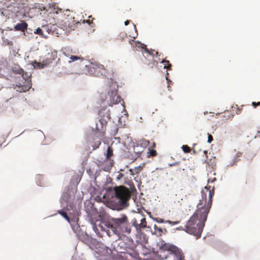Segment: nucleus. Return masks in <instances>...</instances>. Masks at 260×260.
<instances>
[{"mask_svg":"<svg viewBox=\"0 0 260 260\" xmlns=\"http://www.w3.org/2000/svg\"><path fill=\"white\" fill-rule=\"evenodd\" d=\"M42 28L44 29L45 33L48 36V35H56L58 32H56L57 26L55 25H47L42 26Z\"/></svg>","mask_w":260,"mask_h":260,"instance_id":"obj_10","label":"nucleus"},{"mask_svg":"<svg viewBox=\"0 0 260 260\" xmlns=\"http://www.w3.org/2000/svg\"><path fill=\"white\" fill-rule=\"evenodd\" d=\"M138 144L143 148H145L150 145V142L148 140L142 139L138 142Z\"/></svg>","mask_w":260,"mask_h":260,"instance_id":"obj_18","label":"nucleus"},{"mask_svg":"<svg viewBox=\"0 0 260 260\" xmlns=\"http://www.w3.org/2000/svg\"><path fill=\"white\" fill-rule=\"evenodd\" d=\"M241 109L238 108L236 112V113L237 114H240L241 113Z\"/></svg>","mask_w":260,"mask_h":260,"instance_id":"obj_42","label":"nucleus"},{"mask_svg":"<svg viewBox=\"0 0 260 260\" xmlns=\"http://www.w3.org/2000/svg\"><path fill=\"white\" fill-rule=\"evenodd\" d=\"M129 23V20H127L124 22V24L127 25Z\"/></svg>","mask_w":260,"mask_h":260,"instance_id":"obj_45","label":"nucleus"},{"mask_svg":"<svg viewBox=\"0 0 260 260\" xmlns=\"http://www.w3.org/2000/svg\"><path fill=\"white\" fill-rule=\"evenodd\" d=\"M152 61H153L152 63H153V64L154 66H156V65L157 64L158 62H157V61H156V60H154L153 59H152Z\"/></svg>","mask_w":260,"mask_h":260,"instance_id":"obj_43","label":"nucleus"},{"mask_svg":"<svg viewBox=\"0 0 260 260\" xmlns=\"http://www.w3.org/2000/svg\"><path fill=\"white\" fill-rule=\"evenodd\" d=\"M102 230L106 231L110 235V230L113 234L119 235L121 234H129L131 228L128 220L125 215H122L120 217L112 218L110 221H104L100 225Z\"/></svg>","mask_w":260,"mask_h":260,"instance_id":"obj_2","label":"nucleus"},{"mask_svg":"<svg viewBox=\"0 0 260 260\" xmlns=\"http://www.w3.org/2000/svg\"><path fill=\"white\" fill-rule=\"evenodd\" d=\"M123 176V175L122 173H119L117 176L118 179H120Z\"/></svg>","mask_w":260,"mask_h":260,"instance_id":"obj_41","label":"nucleus"},{"mask_svg":"<svg viewBox=\"0 0 260 260\" xmlns=\"http://www.w3.org/2000/svg\"><path fill=\"white\" fill-rule=\"evenodd\" d=\"M170 251L165 248V244L163 245L161 248L157 251L158 256L160 258V260L166 259H168V255Z\"/></svg>","mask_w":260,"mask_h":260,"instance_id":"obj_12","label":"nucleus"},{"mask_svg":"<svg viewBox=\"0 0 260 260\" xmlns=\"http://www.w3.org/2000/svg\"><path fill=\"white\" fill-rule=\"evenodd\" d=\"M213 139L212 135L208 133V142L209 143H210L213 141Z\"/></svg>","mask_w":260,"mask_h":260,"instance_id":"obj_35","label":"nucleus"},{"mask_svg":"<svg viewBox=\"0 0 260 260\" xmlns=\"http://www.w3.org/2000/svg\"><path fill=\"white\" fill-rule=\"evenodd\" d=\"M108 95V102L109 106H112L113 105L117 104L120 102V97L118 95L116 90H112L109 92Z\"/></svg>","mask_w":260,"mask_h":260,"instance_id":"obj_7","label":"nucleus"},{"mask_svg":"<svg viewBox=\"0 0 260 260\" xmlns=\"http://www.w3.org/2000/svg\"><path fill=\"white\" fill-rule=\"evenodd\" d=\"M94 18L92 17L91 16H89V19L87 20H84L83 23L86 22L88 23L89 24H93V20Z\"/></svg>","mask_w":260,"mask_h":260,"instance_id":"obj_31","label":"nucleus"},{"mask_svg":"<svg viewBox=\"0 0 260 260\" xmlns=\"http://www.w3.org/2000/svg\"><path fill=\"white\" fill-rule=\"evenodd\" d=\"M22 75V78L26 81L27 82H29L30 83L31 80H30V77L26 72H24L21 74Z\"/></svg>","mask_w":260,"mask_h":260,"instance_id":"obj_29","label":"nucleus"},{"mask_svg":"<svg viewBox=\"0 0 260 260\" xmlns=\"http://www.w3.org/2000/svg\"><path fill=\"white\" fill-rule=\"evenodd\" d=\"M70 60L69 61V62L71 63L78 59L83 60V58H81L80 57L77 56L71 55V57H70Z\"/></svg>","mask_w":260,"mask_h":260,"instance_id":"obj_28","label":"nucleus"},{"mask_svg":"<svg viewBox=\"0 0 260 260\" xmlns=\"http://www.w3.org/2000/svg\"><path fill=\"white\" fill-rule=\"evenodd\" d=\"M58 213L62 216L69 222H70V218L66 212L62 210H59L58 211Z\"/></svg>","mask_w":260,"mask_h":260,"instance_id":"obj_26","label":"nucleus"},{"mask_svg":"<svg viewBox=\"0 0 260 260\" xmlns=\"http://www.w3.org/2000/svg\"><path fill=\"white\" fill-rule=\"evenodd\" d=\"M142 168L140 166L138 167H136L134 171L132 169H129V171L131 172V174L134 175L135 174H139L140 171L142 170Z\"/></svg>","mask_w":260,"mask_h":260,"instance_id":"obj_23","label":"nucleus"},{"mask_svg":"<svg viewBox=\"0 0 260 260\" xmlns=\"http://www.w3.org/2000/svg\"><path fill=\"white\" fill-rule=\"evenodd\" d=\"M252 105L254 107H256V106H260V102L255 103V102H252Z\"/></svg>","mask_w":260,"mask_h":260,"instance_id":"obj_38","label":"nucleus"},{"mask_svg":"<svg viewBox=\"0 0 260 260\" xmlns=\"http://www.w3.org/2000/svg\"><path fill=\"white\" fill-rule=\"evenodd\" d=\"M127 38V36L126 32L124 31L120 32L117 36V39L120 41H122L125 38Z\"/></svg>","mask_w":260,"mask_h":260,"instance_id":"obj_22","label":"nucleus"},{"mask_svg":"<svg viewBox=\"0 0 260 260\" xmlns=\"http://www.w3.org/2000/svg\"><path fill=\"white\" fill-rule=\"evenodd\" d=\"M35 34L39 35L41 37L47 39L48 38V35L45 33L44 29L42 27L38 28L35 31Z\"/></svg>","mask_w":260,"mask_h":260,"instance_id":"obj_16","label":"nucleus"},{"mask_svg":"<svg viewBox=\"0 0 260 260\" xmlns=\"http://www.w3.org/2000/svg\"><path fill=\"white\" fill-rule=\"evenodd\" d=\"M216 180V178L215 177H214L213 178H209L208 179V183L209 182H214Z\"/></svg>","mask_w":260,"mask_h":260,"instance_id":"obj_37","label":"nucleus"},{"mask_svg":"<svg viewBox=\"0 0 260 260\" xmlns=\"http://www.w3.org/2000/svg\"><path fill=\"white\" fill-rule=\"evenodd\" d=\"M214 187L206 186L201 191V199L197 204V209L187 222L185 231L196 236L201 237L208 214L212 204Z\"/></svg>","mask_w":260,"mask_h":260,"instance_id":"obj_1","label":"nucleus"},{"mask_svg":"<svg viewBox=\"0 0 260 260\" xmlns=\"http://www.w3.org/2000/svg\"><path fill=\"white\" fill-rule=\"evenodd\" d=\"M161 62L164 64V68L167 69L168 70L171 69L172 65L169 60H162Z\"/></svg>","mask_w":260,"mask_h":260,"instance_id":"obj_25","label":"nucleus"},{"mask_svg":"<svg viewBox=\"0 0 260 260\" xmlns=\"http://www.w3.org/2000/svg\"><path fill=\"white\" fill-rule=\"evenodd\" d=\"M179 229L180 230H183L185 231V226H184V228L183 227H182V226H180V227H179Z\"/></svg>","mask_w":260,"mask_h":260,"instance_id":"obj_46","label":"nucleus"},{"mask_svg":"<svg viewBox=\"0 0 260 260\" xmlns=\"http://www.w3.org/2000/svg\"><path fill=\"white\" fill-rule=\"evenodd\" d=\"M166 79L168 80V87L169 88V87H170V84L169 83V81L168 78L167 77H166Z\"/></svg>","mask_w":260,"mask_h":260,"instance_id":"obj_47","label":"nucleus"},{"mask_svg":"<svg viewBox=\"0 0 260 260\" xmlns=\"http://www.w3.org/2000/svg\"><path fill=\"white\" fill-rule=\"evenodd\" d=\"M157 154L156 151L153 149H151L150 148H148V151L147 152V157H154L156 156Z\"/></svg>","mask_w":260,"mask_h":260,"instance_id":"obj_20","label":"nucleus"},{"mask_svg":"<svg viewBox=\"0 0 260 260\" xmlns=\"http://www.w3.org/2000/svg\"><path fill=\"white\" fill-rule=\"evenodd\" d=\"M166 223H169V224L171 225H175L179 223V221H172L170 220H167L166 221Z\"/></svg>","mask_w":260,"mask_h":260,"instance_id":"obj_34","label":"nucleus"},{"mask_svg":"<svg viewBox=\"0 0 260 260\" xmlns=\"http://www.w3.org/2000/svg\"><path fill=\"white\" fill-rule=\"evenodd\" d=\"M13 73L17 74H21L24 73V70L17 64H14L12 67Z\"/></svg>","mask_w":260,"mask_h":260,"instance_id":"obj_15","label":"nucleus"},{"mask_svg":"<svg viewBox=\"0 0 260 260\" xmlns=\"http://www.w3.org/2000/svg\"><path fill=\"white\" fill-rule=\"evenodd\" d=\"M154 229L155 234H156L158 236H160L162 235V234L163 233V231L161 228L158 227L156 225H154Z\"/></svg>","mask_w":260,"mask_h":260,"instance_id":"obj_19","label":"nucleus"},{"mask_svg":"<svg viewBox=\"0 0 260 260\" xmlns=\"http://www.w3.org/2000/svg\"><path fill=\"white\" fill-rule=\"evenodd\" d=\"M115 194L116 199L119 200L122 207L128 205V201L131 198V194L129 189L124 186H120L114 188Z\"/></svg>","mask_w":260,"mask_h":260,"instance_id":"obj_3","label":"nucleus"},{"mask_svg":"<svg viewBox=\"0 0 260 260\" xmlns=\"http://www.w3.org/2000/svg\"><path fill=\"white\" fill-rule=\"evenodd\" d=\"M62 9L58 8H54L53 13L55 14H59L62 12Z\"/></svg>","mask_w":260,"mask_h":260,"instance_id":"obj_32","label":"nucleus"},{"mask_svg":"<svg viewBox=\"0 0 260 260\" xmlns=\"http://www.w3.org/2000/svg\"><path fill=\"white\" fill-rule=\"evenodd\" d=\"M165 248L170 251L168 260H185L182 251L176 246L165 243Z\"/></svg>","mask_w":260,"mask_h":260,"instance_id":"obj_5","label":"nucleus"},{"mask_svg":"<svg viewBox=\"0 0 260 260\" xmlns=\"http://www.w3.org/2000/svg\"><path fill=\"white\" fill-rule=\"evenodd\" d=\"M182 149L185 153L190 152L191 150L190 147H188L187 145H183L182 147Z\"/></svg>","mask_w":260,"mask_h":260,"instance_id":"obj_30","label":"nucleus"},{"mask_svg":"<svg viewBox=\"0 0 260 260\" xmlns=\"http://www.w3.org/2000/svg\"><path fill=\"white\" fill-rule=\"evenodd\" d=\"M107 123L105 120L100 121L96 123L94 135L96 137L104 138Z\"/></svg>","mask_w":260,"mask_h":260,"instance_id":"obj_6","label":"nucleus"},{"mask_svg":"<svg viewBox=\"0 0 260 260\" xmlns=\"http://www.w3.org/2000/svg\"><path fill=\"white\" fill-rule=\"evenodd\" d=\"M64 23L66 24V28L67 30H70L73 29V27H74L75 24L73 22L71 24L70 23H68V22L66 21L64 22Z\"/></svg>","mask_w":260,"mask_h":260,"instance_id":"obj_27","label":"nucleus"},{"mask_svg":"<svg viewBox=\"0 0 260 260\" xmlns=\"http://www.w3.org/2000/svg\"><path fill=\"white\" fill-rule=\"evenodd\" d=\"M63 53L65 54V56H68L64 52H63Z\"/></svg>","mask_w":260,"mask_h":260,"instance_id":"obj_52","label":"nucleus"},{"mask_svg":"<svg viewBox=\"0 0 260 260\" xmlns=\"http://www.w3.org/2000/svg\"><path fill=\"white\" fill-rule=\"evenodd\" d=\"M8 8H10L9 10H10L11 7H9Z\"/></svg>","mask_w":260,"mask_h":260,"instance_id":"obj_53","label":"nucleus"},{"mask_svg":"<svg viewBox=\"0 0 260 260\" xmlns=\"http://www.w3.org/2000/svg\"><path fill=\"white\" fill-rule=\"evenodd\" d=\"M99 115L100 117V121L105 120L106 123L110 119V110L107 109L106 108H103L100 110Z\"/></svg>","mask_w":260,"mask_h":260,"instance_id":"obj_8","label":"nucleus"},{"mask_svg":"<svg viewBox=\"0 0 260 260\" xmlns=\"http://www.w3.org/2000/svg\"><path fill=\"white\" fill-rule=\"evenodd\" d=\"M155 220L158 223L166 222V221H165L164 220L161 218H156Z\"/></svg>","mask_w":260,"mask_h":260,"instance_id":"obj_36","label":"nucleus"},{"mask_svg":"<svg viewBox=\"0 0 260 260\" xmlns=\"http://www.w3.org/2000/svg\"><path fill=\"white\" fill-rule=\"evenodd\" d=\"M237 155H238V156H241V153H237Z\"/></svg>","mask_w":260,"mask_h":260,"instance_id":"obj_49","label":"nucleus"},{"mask_svg":"<svg viewBox=\"0 0 260 260\" xmlns=\"http://www.w3.org/2000/svg\"><path fill=\"white\" fill-rule=\"evenodd\" d=\"M102 138L96 137L95 135L92 138H89L88 141L93 148V150L98 148L101 144V139Z\"/></svg>","mask_w":260,"mask_h":260,"instance_id":"obj_11","label":"nucleus"},{"mask_svg":"<svg viewBox=\"0 0 260 260\" xmlns=\"http://www.w3.org/2000/svg\"><path fill=\"white\" fill-rule=\"evenodd\" d=\"M86 70L88 74L96 77L106 75V69L100 63H90L85 66Z\"/></svg>","mask_w":260,"mask_h":260,"instance_id":"obj_4","label":"nucleus"},{"mask_svg":"<svg viewBox=\"0 0 260 260\" xmlns=\"http://www.w3.org/2000/svg\"><path fill=\"white\" fill-rule=\"evenodd\" d=\"M31 84L29 83V82H28V83L26 84L22 85L21 86H18L19 88V91L20 92H26L27 91H28V90L31 88Z\"/></svg>","mask_w":260,"mask_h":260,"instance_id":"obj_17","label":"nucleus"},{"mask_svg":"<svg viewBox=\"0 0 260 260\" xmlns=\"http://www.w3.org/2000/svg\"><path fill=\"white\" fill-rule=\"evenodd\" d=\"M51 62V61H48L47 60L43 61V62H38L37 61L35 60L32 62V65L35 68L41 69L43 68L46 65L49 64Z\"/></svg>","mask_w":260,"mask_h":260,"instance_id":"obj_14","label":"nucleus"},{"mask_svg":"<svg viewBox=\"0 0 260 260\" xmlns=\"http://www.w3.org/2000/svg\"><path fill=\"white\" fill-rule=\"evenodd\" d=\"M256 137L260 138V131L257 132Z\"/></svg>","mask_w":260,"mask_h":260,"instance_id":"obj_44","label":"nucleus"},{"mask_svg":"<svg viewBox=\"0 0 260 260\" xmlns=\"http://www.w3.org/2000/svg\"><path fill=\"white\" fill-rule=\"evenodd\" d=\"M134 151L135 153H136L138 154L137 156H139L141 155V152H142V151H136V148H134Z\"/></svg>","mask_w":260,"mask_h":260,"instance_id":"obj_40","label":"nucleus"},{"mask_svg":"<svg viewBox=\"0 0 260 260\" xmlns=\"http://www.w3.org/2000/svg\"><path fill=\"white\" fill-rule=\"evenodd\" d=\"M3 88V86L0 84V90Z\"/></svg>","mask_w":260,"mask_h":260,"instance_id":"obj_50","label":"nucleus"},{"mask_svg":"<svg viewBox=\"0 0 260 260\" xmlns=\"http://www.w3.org/2000/svg\"><path fill=\"white\" fill-rule=\"evenodd\" d=\"M132 225L135 227L137 231H140L142 229H144L147 226V221L145 218L141 219V223H138L136 219L134 218L132 220Z\"/></svg>","mask_w":260,"mask_h":260,"instance_id":"obj_9","label":"nucleus"},{"mask_svg":"<svg viewBox=\"0 0 260 260\" xmlns=\"http://www.w3.org/2000/svg\"><path fill=\"white\" fill-rule=\"evenodd\" d=\"M113 149L112 147L109 146L107 149L106 153V159H109L113 155Z\"/></svg>","mask_w":260,"mask_h":260,"instance_id":"obj_21","label":"nucleus"},{"mask_svg":"<svg viewBox=\"0 0 260 260\" xmlns=\"http://www.w3.org/2000/svg\"><path fill=\"white\" fill-rule=\"evenodd\" d=\"M145 51L148 52L149 54L154 56L155 54H158V52L155 51V50H152L151 51H149L147 49H145Z\"/></svg>","mask_w":260,"mask_h":260,"instance_id":"obj_33","label":"nucleus"},{"mask_svg":"<svg viewBox=\"0 0 260 260\" xmlns=\"http://www.w3.org/2000/svg\"><path fill=\"white\" fill-rule=\"evenodd\" d=\"M27 24L22 21L21 23L16 24L14 27V29L17 31H24L27 29Z\"/></svg>","mask_w":260,"mask_h":260,"instance_id":"obj_13","label":"nucleus"},{"mask_svg":"<svg viewBox=\"0 0 260 260\" xmlns=\"http://www.w3.org/2000/svg\"><path fill=\"white\" fill-rule=\"evenodd\" d=\"M204 154H205L206 155H207V151H206V150H204Z\"/></svg>","mask_w":260,"mask_h":260,"instance_id":"obj_48","label":"nucleus"},{"mask_svg":"<svg viewBox=\"0 0 260 260\" xmlns=\"http://www.w3.org/2000/svg\"><path fill=\"white\" fill-rule=\"evenodd\" d=\"M123 254H124V255L123 256L121 255V256L122 257H125L126 259H128L129 257L137 258V255H138L137 253H136L135 252L133 253V254L129 253H125Z\"/></svg>","mask_w":260,"mask_h":260,"instance_id":"obj_24","label":"nucleus"},{"mask_svg":"<svg viewBox=\"0 0 260 260\" xmlns=\"http://www.w3.org/2000/svg\"><path fill=\"white\" fill-rule=\"evenodd\" d=\"M155 147H156L155 143L153 142L152 143L151 145H150L149 148L153 149V148H155Z\"/></svg>","mask_w":260,"mask_h":260,"instance_id":"obj_39","label":"nucleus"},{"mask_svg":"<svg viewBox=\"0 0 260 260\" xmlns=\"http://www.w3.org/2000/svg\"><path fill=\"white\" fill-rule=\"evenodd\" d=\"M18 11L17 10H15L14 13H16Z\"/></svg>","mask_w":260,"mask_h":260,"instance_id":"obj_51","label":"nucleus"}]
</instances>
